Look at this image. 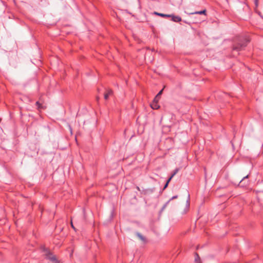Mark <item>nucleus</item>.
I'll return each instance as SVG.
<instances>
[{"mask_svg":"<svg viewBox=\"0 0 263 263\" xmlns=\"http://www.w3.org/2000/svg\"><path fill=\"white\" fill-rule=\"evenodd\" d=\"M233 42L235 45H233V50L236 51V53L233 54V57L236 56L238 54V51L241 50L242 47L247 45V43L249 42L248 39H245L244 42L242 43L241 39H238L237 37H235L233 39Z\"/></svg>","mask_w":263,"mask_h":263,"instance_id":"f257e3e1","label":"nucleus"},{"mask_svg":"<svg viewBox=\"0 0 263 263\" xmlns=\"http://www.w3.org/2000/svg\"><path fill=\"white\" fill-rule=\"evenodd\" d=\"M43 250L45 252V255L47 258L50 259L53 262L57 261V258L55 256L52 255L47 249L44 248Z\"/></svg>","mask_w":263,"mask_h":263,"instance_id":"f03ea898","label":"nucleus"},{"mask_svg":"<svg viewBox=\"0 0 263 263\" xmlns=\"http://www.w3.org/2000/svg\"><path fill=\"white\" fill-rule=\"evenodd\" d=\"M112 94H113V91L112 90L109 89L106 90V92L104 93V99L105 100H107L108 97L109 96H111L112 95Z\"/></svg>","mask_w":263,"mask_h":263,"instance_id":"7ed1b4c3","label":"nucleus"},{"mask_svg":"<svg viewBox=\"0 0 263 263\" xmlns=\"http://www.w3.org/2000/svg\"><path fill=\"white\" fill-rule=\"evenodd\" d=\"M170 17H172V20L175 22H179L181 21V18L178 16H175L174 15H172Z\"/></svg>","mask_w":263,"mask_h":263,"instance_id":"20e7f679","label":"nucleus"},{"mask_svg":"<svg viewBox=\"0 0 263 263\" xmlns=\"http://www.w3.org/2000/svg\"><path fill=\"white\" fill-rule=\"evenodd\" d=\"M137 236L142 241L145 242H146V239L140 233H136Z\"/></svg>","mask_w":263,"mask_h":263,"instance_id":"39448f33","label":"nucleus"},{"mask_svg":"<svg viewBox=\"0 0 263 263\" xmlns=\"http://www.w3.org/2000/svg\"><path fill=\"white\" fill-rule=\"evenodd\" d=\"M151 107L154 109H157L159 108V105L157 103L153 102L151 105Z\"/></svg>","mask_w":263,"mask_h":263,"instance_id":"423d86ee","label":"nucleus"},{"mask_svg":"<svg viewBox=\"0 0 263 263\" xmlns=\"http://www.w3.org/2000/svg\"><path fill=\"white\" fill-rule=\"evenodd\" d=\"M155 14L157 15H159V16H162V17H170L171 16H172V14H163V13H158V12H155Z\"/></svg>","mask_w":263,"mask_h":263,"instance_id":"0eeeda50","label":"nucleus"},{"mask_svg":"<svg viewBox=\"0 0 263 263\" xmlns=\"http://www.w3.org/2000/svg\"><path fill=\"white\" fill-rule=\"evenodd\" d=\"M205 12H206V10H203L200 11H196V12H192V13H191L190 14H205Z\"/></svg>","mask_w":263,"mask_h":263,"instance_id":"6e6552de","label":"nucleus"},{"mask_svg":"<svg viewBox=\"0 0 263 263\" xmlns=\"http://www.w3.org/2000/svg\"><path fill=\"white\" fill-rule=\"evenodd\" d=\"M159 99H160L159 97H157V96H156L155 98H154L153 102H155V103H158V101L159 100Z\"/></svg>","mask_w":263,"mask_h":263,"instance_id":"1a4fd4ad","label":"nucleus"},{"mask_svg":"<svg viewBox=\"0 0 263 263\" xmlns=\"http://www.w3.org/2000/svg\"><path fill=\"white\" fill-rule=\"evenodd\" d=\"M178 172V169H177V168L174 171L173 174L172 175V176L170 178H171V179H172L174 177V176H175L177 173Z\"/></svg>","mask_w":263,"mask_h":263,"instance_id":"9d476101","label":"nucleus"},{"mask_svg":"<svg viewBox=\"0 0 263 263\" xmlns=\"http://www.w3.org/2000/svg\"><path fill=\"white\" fill-rule=\"evenodd\" d=\"M171 178H170L167 180V182H166V184H165V185H164V189H165V188L167 186L169 182L171 181Z\"/></svg>","mask_w":263,"mask_h":263,"instance_id":"9b49d317","label":"nucleus"},{"mask_svg":"<svg viewBox=\"0 0 263 263\" xmlns=\"http://www.w3.org/2000/svg\"><path fill=\"white\" fill-rule=\"evenodd\" d=\"M199 259V256L198 254H196V257L195 259V261L197 262V263H200V262H198V260Z\"/></svg>","mask_w":263,"mask_h":263,"instance_id":"f8f14e48","label":"nucleus"},{"mask_svg":"<svg viewBox=\"0 0 263 263\" xmlns=\"http://www.w3.org/2000/svg\"><path fill=\"white\" fill-rule=\"evenodd\" d=\"M36 105L38 106V108H39V109H40V108H43V107L41 105V104H40L39 103V102H37L36 103Z\"/></svg>","mask_w":263,"mask_h":263,"instance_id":"ddd939ff","label":"nucleus"},{"mask_svg":"<svg viewBox=\"0 0 263 263\" xmlns=\"http://www.w3.org/2000/svg\"><path fill=\"white\" fill-rule=\"evenodd\" d=\"M162 91H163V89H162L161 90H160L159 93L156 96H157V97H160L161 95L162 94Z\"/></svg>","mask_w":263,"mask_h":263,"instance_id":"4468645a","label":"nucleus"},{"mask_svg":"<svg viewBox=\"0 0 263 263\" xmlns=\"http://www.w3.org/2000/svg\"><path fill=\"white\" fill-rule=\"evenodd\" d=\"M255 6H256V7H257V6H258V0H255Z\"/></svg>","mask_w":263,"mask_h":263,"instance_id":"2eb2a0df","label":"nucleus"},{"mask_svg":"<svg viewBox=\"0 0 263 263\" xmlns=\"http://www.w3.org/2000/svg\"><path fill=\"white\" fill-rule=\"evenodd\" d=\"M246 178H248V176H244L243 178H241V180L240 181V182H241L243 180H244Z\"/></svg>","mask_w":263,"mask_h":263,"instance_id":"dca6fc26","label":"nucleus"},{"mask_svg":"<svg viewBox=\"0 0 263 263\" xmlns=\"http://www.w3.org/2000/svg\"><path fill=\"white\" fill-rule=\"evenodd\" d=\"M71 227H72L74 230H75V228H74V226H73V223H72V221H71Z\"/></svg>","mask_w":263,"mask_h":263,"instance_id":"f3484780","label":"nucleus"},{"mask_svg":"<svg viewBox=\"0 0 263 263\" xmlns=\"http://www.w3.org/2000/svg\"><path fill=\"white\" fill-rule=\"evenodd\" d=\"M177 198L176 196H174V197H172V199H175V198Z\"/></svg>","mask_w":263,"mask_h":263,"instance_id":"a211bd4d","label":"nucleus"}]
</instances>
